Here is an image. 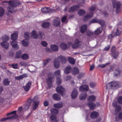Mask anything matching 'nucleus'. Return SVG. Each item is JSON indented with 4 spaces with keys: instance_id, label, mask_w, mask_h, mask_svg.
Segmentation results:
<instances>
[{
    "instance_id": "72a5a7b5",
    "label": "nucleus",
    "mask_w": 122,
    "mask_h": 122,
    "mask_svg": "<svg viewBox=\"0 0 122 122\" xmlns=\"http://www.w3.org/2000/svg\"><path fill=\"white\" fill-rule=\"evenodd\" d=\"M102 32V28L99 27L97 28L94 31L95 34L98 35L100 34Z\"/></svg>"
},
{
    "instance_id": "a19ab883",
    "label": "nucleus",
    "mask_w": 122,
    "mask_h": 122,
    "mask_svg": "<svg viewBox=\"0 0 122 122\" xmlns=\"http://www.w3.org/2000/svg\"><path fill=\"white\" fill-rule=\"evenodd\" d=\"M112 83L111 82L107 84L106 86L107 89H112L113 87L112 86Z\"/></svg>"
},
{
    "instance_id": "a18cd8bd",
    "label": "nucleus",
    "mask_w": 122,
    "mask_h": 122,
    "mask_svg": "<svg viewBox=\"0 0 122 122\" xmlns=\"http://www.w3.org/2000/svg\"><path fill=\"white\" fill-rule=\"evenodd\" d=\"M120 73L121 72L120 71L117 70H116L114 72V74L115 76H117L118 75H120Z\"/></svg>"
},
{
    "instance_id": "ddd939ff",
    "label": "nucleus",
    "mask_w": 122,
    "mask_h": 122,
    "mask_svg": "<svg viewBox=\"0 0 122 122\" xmlns=\"http://www.w3.org/2000/svg\"><path fill=\"white\" fill-rule=\"evenodd\" d=\"M79 6L78 5H74L72 7H70L69 10L68 11L69 12H72L73 11L76 10H77L79 9Z\"/></svg>"
},
{
    "instance_id": "9b49d317",
    "label": "nucleus",
    "mask_w": 122,
    "mask_h": 122,
    "mask_svg": "<svg viewBox=\"0 0 122 122\" xmlns=\"http://www.w3.org/2000/svg\"><path fill=\"white\" fill-rule=\"evenodd\" d=\"M31 85V82H29L25 86H23V87L26 91H28L30 88Z\"/></svg>"
},
{
    "instance_id": "20e7f679",
    "label": "nucleus",
    "mask_w": 122,
    "mask_h": 122,
    "mask_svg": "<svg viewBox=\"0 0 122 122\" xmlns=\"http://www.w3.org/2000/svg\"><path fill=\"white\" fill-rule=\"evenodd\" d=\"M112 2L113 6V10L117 13L120 10V2H117L116 0H112Z\"/></svg>"
},
{
    "instance_id": "3c124183",
    "label": "nucleus",
    "mask_w": 122,
    "mask_h": 122,
    "mask_svg": "<svg viewBox=\"0 0 122 122\" xmlns=\"http://www.w3.org/2000/svg\"><path fill=\"white\" fill-rule=\"evenodd\" d=\"M93 33L91 31L88 30L86 33V35L87 36H90L93 35Z\"/></svg>"
},
{
    "instance_id": "4468645a",
    "label": "nucleus",
    "mask_w": 122,
    "mask_h": 122,
    "mask_svg": "<svg viewBox=\"0 0 122 122\" xmlns=\"http://www.w3.org/2000/svg\"><path fill=\"white\" fill-rule=\"evenodd\" d=\"M89 89L88 86L87 85H84L80 87L79 91L83 92L84 91H87Z\"/></svg>"
},
{
    "instance_id": "2f4dec72",
    "label": "nucleus",
    "mask_w": 122,
    "mask_h": 122,
    "mask_svg": "<svg viewBox=\"0 0 122 122\" xmlns=\"http://www.w3.org/2000/svg\"><path fill=\"white\" fill-rule=\"evenodd\" d=\"M31 37L34 39L37 38V32L35 30H33L32 32Z\"/></svg>"
},
{
    "instance_id": "4d7b16f0",
    "label": "nucleus",
    "mask_w": 122,
    "mask_h": 122,
    "mask_svg": "<svg viewBox=\"0 0 122 122\" xmlns=\"http://www.w3.org/2000/svg\"><path fill=\"white\" fill-rule=\"evenodd\" d=\"M41 44L44 47H46L47 45V43L45 41H43L41 42Z\"/></svg>"
},
{
    "instance_id": "864d4df0",
    "label": "nucleus",
    "mask_w": 122,
    "mask_h": 122,
    "mask_svg": "<svg viewBox=\"0 0 122 122\" xmlns=\"http://www.w3.org/2000/svg\"><path fill=\"white\" fill-rule=\"evenodd\" d=\"M29 34L28 32H26L24 33V37L26 39H29Z\"/></svg>"
},
{
    "instance_id": "774afa93",
    "label": "nucleus",
    "mask_w": 122,
    "mask_h": 122,
    "mask_svg": "<svg viewBox=\"0 0 122 122\" xmlns=\"http://www.w3.org/2000/svg\"><path fill=\"white\" fill-rule=\"evenodd\" d=\"M58 46L56 45H54V51H56L58 50Z\"/></svg>"
},
{
    "instance_id": "5701e85b",
    "label": "nucleus",
    "mask_w": 122,
    "mask_h": 122,
    "mask_svg": "<svg viewBox=\"0 0 122 122\" xmlns=\"http://www.w3.org/2000/svg\"><path fill=\"white\" fill-rule=\"evenodd\" d=\"M87 96V95L86 93H82L80 94L79 96V98L81 100H83Z\"/></svg>"
},
{
    "instance_id": "9d476101",
    "label": "nucleus",
    "mask_w": 122,
    "mask_h": 122,
    "mask_svg": "<svg viewBox=\"0 0 122 122\" xmlns=\"http://www.w3.org/2000/svg\"><path fill=\"white\" fill-rule=\"evenodd\" d=\"M99 113L97 111H94L91 113L90 115V117L93 119H95L99 116Z\"/></svg>"
},
{
    "instance_id": "aec40b11",
    "label": "nucleus",
    "mask_w": 122,
    "mask_h": 122,
    "mask_svg": "<svg viewBox=\"0 0 122 122\" xmlns=\"http://www.w3.org/2000/svg\"><path fill=\"white\" fill-rule=\"evenodd\" d=\"M41 10L43 13H47L50 12L51 11V9L47 7L42 8L41 9Z\"/></svg>"
},
{
    "instance_id": "dca6fc26",
    "label": "nucleus",
    "mask_w": 122,
    "mask_h": 122,
    "mask_svg": "<svg viewBox=\"0 0 122 122\" xmlns=\"http://www.w3.org/2000/svg\"><path fill=\"white\" fill-rule=\"evenodd\" d=\"M121 31L119 30V28H118L115 30L114 32L112 31V34L114 36H118L120 35Z\"/></svg>"
},
{
    "instance_id": "7c9ffc66",
    "label": "nucleus",
    "mask_w": 122,
    "mask_h": 122,
    "mask_svg": "<svg viewBox=\"0 0 122 122\" xmlns=\"http://www.w3.org/2000/svg\"><path fill=\"white\" fill-rule=\"evenodd\" d=\"M10 81L8 79H4L3 81V85H4L8 86L9 85V83Z\"/></svg>"
},
{
    "instance_id": "8fccbe9b",
    "label": "nucleus",
    "mask_w": 122,
    "mask_h": 122,
    "mask_svg": "<svg viewBox=\"0 0 122 122\" xmlns=\"http://www.w3.org/2000/svg\"><path fill=\"white\" fill-rule=\"evenodd\" d=\"M16 112L15 111H12L10 112L7 113L6 114V116H8L12 114H14V115H15L16 114ZM16 115H18L17 114H16ZM17 116H18V115H17ZM17 118H18V117H17ZM16 118H17L16 119Z\"/></svg>"
},
{
    "instance_id": "79ce46f5",
    "label": "nucleus",
    "mask_w": 122,
    "mask_h": 122,
    "mask_svg": "<svg viewBox=\"0 0 122 122\" xmlns=\"http://www.w3.org/2000/svg\"><path fill=\"white\" fill-rule=\"evenodd\" d=\"M10 66L12 68L15 69H17L19 68L17 64H13L10 65Z\"/></svg>"
},
{
    "instance_id": "de8ad7c7",
    "label": "nucleus",
    "mask_w": 122,
    "mask_h": 122,
    "mask_svg": "<svg viewBox=\"0 0 122 122\" xmlns=\"http://www.w3.org/2000/svg\"><path fill=\"white\" fill-rule=\"evenodd\" d=\"M60 46L61 48L63 50L66 49L67 48L66 45L63 43H62L61 44Z\"/></svg>"
},
{
    "instance_id": "a211bd4d",
    "label": "nucleus",
    "mask_w": 122,
    "mask_h": 122,
    "mask_svg": "<svg viewBox=\"0 0 122 122\" xmlns=\"http://www.w3.org/2000/svg\"><path fill=\"white\" fill-rule=\"evenodd\" d=\"M1 46L6 49H8L9 46V43L6 41H3L1 44Z\"/></svg>"
},
{
    "instance_id": "c756f323",
    "label": "nucleus",
    "mask_w": 122,
    "mask_h": 122,
    "mask_svg": "<svg viewBox=\"0 0 122 122\" xmlns=\"http://www.w3.org/2000/svg\"><path fill=\"white\" fill-rule=\"evenodd\" d=\"M63 106V104L62 103H57L54 104V107L58 108H61Z\"/></svg>"
},
{
    "instance_id": "ea45409f",
    "label": "nucleus",
    "mask_w": 122,
    "mask_h": 122,
    "mask_svg": "<svg viewBox=\"0 0 122 122\" xmlns=\"http://www.w3.org/2000/svg\"><path fill=\"white\" fill-rule=\"evenodd\" d=\"M21 58L24 60H26L29 58V56L27 54H23L21 56Z\"/></svg>"
},
{
    "instance_id": "13d9d810",
    "label": "nucleus",
    "mask_w": 122,
    "mask_h": 122,
    "mask_svg": "<svg viewBox=\"0 0 122 122\" xmlns=\"http://www.w3.org/2000/svg\"><path fill=\"white\" fill-rule=\"evenodd\" d=\"M118 54V52H115V53H114L113 54V56L114 58L115 59L116 58Z\"/></svg>"
},
{
    "instance_id": "052dcab7",
    "label": "nucleus",
    "mask_w": 122,
    "mask_h": 122,
    "mask_svg": "<svg viewBox=\"0 0 122 122\" xmlns=\"http://www.w3.org/2000/svg\"><path fill=\"white\" fill-rule=\"evenodd\" d=\"M96 85V83L94 82H91L90 84V86L91 87L93 88L95 87Z\"/></svg>"
},
{
    "instance_id": "338daca9",
    "label": "nucleus",
    "mask_w": 122,
    "mask_h": 122,
    "mask_svg": "<svg viewBox=\"0 0 122 122\" xmlns=\"http://www.w3.org/2000/svg\"><path fill=\"white\" fill-rule=\"evenodd\" d=\"M95 9V7L93 6H92L91 7L89 8V11L90 12H91L93 11Z\"/></svg>"
},
{
    "instance_id": "b1692460",
    "label": "nucleus",
    "mask_w": 122,
    "mask_h": 122,
    "mask_svg": "<svg viewBox=\"0 0 122 122\" xmlns=\"http://www.w3.org/2000/svg\"><path fill=\"white\" fill-rule=\"evenodd\" d=\"M87 26L86 25H84L81 26V32L82 33H84L87 30Z\"/></svg>"
},
{
    "instance_id": "0e129e2a",
    "label": "nucleus",
    "mask_w": 122,
    "mask_h": 122,
    "mask_svg": "<svg viewBox=\"0 0 122 122\" xmlns=\"http://www.w3.org/2000/svg\"><path fill=\"white\" fill-rule=\"evenodd\" d=\"M59 112V110L56 109L54 108V114H57Z\"/></svg>"
},
{
    "instance_id": "09e8293b",
    "label": "nucleus",
    "mask_w": 122,
    "mask_h": 122,
    "mask_svg": "<svg viewBox=\"0 0 122 122\" xmlns=\"http://www.w3.org/2000/svg\"><path fill=\"white\" fill-rule=\"evenodd\" d=\"M117 100L118 103L120 104H122V97L119 96L117 98Z\"/></svg>"
},
{
    "instance_id": "bb28decb",
    "label": "nucleus",
    "mask_w": 122,
    "mask_h": 122,
    "mask_svg": "<svg viewBox=\"0 0 122 122\" xmlns=\"http://www.w3.org/2000/svg\"><path fill=\"white\" fill-rule=\"evenodd\" d=\"M60 23V20L59 18L57 17L56 19L54 21V26H57Z\"/></svg>"
},
{
    "instance_id": "e2e57ef3",
    "label": "nucleus",
    "mask_w": 122,
    "mask_h": 122,
    "mask_svg": "<svg viewBox=\"0 0 122 122\" xmlns=\"http://www.w3.org/2000/svg\"><path fill=\"white\" fill-rule=\"evenodd\" d=\"M66 20V16H64L61 18L62 21V22H65Z\"/></svg>"
},
{
    "instance_id": "423d86ee",
    "label": "nucleus",
    "mask_w": 122,
    "mask_h": 122,
    "mask_svg": "<svg viewBox=\"0 0 122 122\" xmlns=\"http://www.w3.org/2000/svg\"><path fill=\"white\" fill-rule=\"evenodd\" d=\"M117 103L116 102L114 101L112 103V105L114 107H116L115 109V112L114 114L117 115L119 112L121 110V106L119 105H117Z\"/></svg>"
},
{
    "instance_id": "473e14b6",
    "label": "nucleus",
    "mask_w": 122,
    "mask_h": 122,
    "mask_svg": "<svg viewBox=\"0 0 122 122\" xmlns=\"http://www.w3.org/2000/svg\"><path fill=\"white\" fill-rule=\"evenodd\" d=\"M68 61L69 63L72 64H74L75 62V60L71 57H69L68 58Z\"/></svg>"
},
{
    "instance_id": "7ed1b4c3",
    "label": "nucleus",
    "mask_w": 122,
    "mask_h": 122,
    "mask_svg": "<svg viewBox=\"0 0 122 122\" xmlns=\"http://www.w3.org/2000/svg\"><path fill=\"white\" fill-rule=\"evenodd\" d=\"M55 61H54V65L56 68H57L59 66L60 61L62 62V63H65L66 61V58L64 56H62L58 57L56 60L55 59Z\"/></svg>"
},
{
    "instance_id": "c03bdc74",
    "label": "nucleus",
    "mask_w": 122,
    "mask_h": 122,
    "mask_svg": "<svg viewBox=\"0 0 122 122\" xmlns=\"http://www.w3.org/2000/svg\"><path fill=\"white\" fill-rule=\"evenodd\" d=\"M9 39V37L7 35H5L2 37V40L8 41Z\"/></svg>"
},
{
    "instance_id": "1a4fd4ad",
    "label": "nucleus",
    "mask_w": 122,
    "mask_h": 122,
    "mask_svg": "<svg viewBox=\"0 0 122 122\" xmlns=\"http://www.w3.org/2000/svg\"><path fill=\"white\" fill-rule=\"evenodd\" d=\"M32 102V100L31 99H28L25 105L24 106V109L25 110L28 109Z\"/></svg>"
},
{
    "instance_id": "39448f33",
    "label": "nucleus",
    "mask_w": 122,
    "mask_h": 122,
    "mask_svg": "<svg viewBox=\"0 0 122 122\" xmlns=\"http://www.w3.org/2000/svg\"><path fill=\"white\" fill-rule=\"evenodd\" d=\"M55 75L57 77L56 83L58 85L60 84L61 83V81L60 77V71L59 70L56 71L54 73Z\"/></svg>"
},
{
    "instance_id": "c85d7f7f",
    "label": "nucleus",
    "mask_w": 122,
    "mask_h": 122,
    "mask_svg": "<svg viewBox=\"0 0 122 122\" xmlns=\"http://www.w3.org/2000/svg\"><path fill=\"white\" fill-rule=\"evenodd\" d=\"M22 43L24 47H27L28 45L29 44L28 41L27 39L23 40L22 41Z\"/></svg>"
},
{
    "instance_id": "cd10ccee",
    "label": "nucleus",
    "mask_w": 122,
    "mask_h": 122,
    "mask_svg": "<svg viewBox=\"0 0 122 122\" xmlns=\"http://www.w3.org/2000/svg\"><path fill=\"white\" fill-rule=\"evenodd\" d=\"M71 67L70 66H67L65 68L64 72L65 73L68 74L71 72Z\"/></svg>"
},
{
    "instance_id": "f03ea898",
    "label": "nucleus",
    "mask_w": 122,
    "mask_h": 122,
    "mask_svg": "<svg viewBox=\"0 0 122 122\" xmlns=\"http://www.w3.org/2000/svg\"><path fill=\"white\" fill-rule=\"evenodd\" d=\"M18 38V33L17 32H15L11 35V38L13 40L10 43V45L16 50L18 49L19 47V46L15 41Z\"/></svg>"
},
{
    "instance_id": "49530a36",
    "label": "nucleus",
    "mask_w": 122,
    "mask_h": 122,
    "mask_svg": "<svg viewBox=\"0 0 122 122\" xmlns=\"http://www.w3.org/2000/svg\"><path fill=\"white\" fill-rule=\"evenodd\" d=\"M111 83H112V86L113 88L115 87L118 86V84L117 82H111Z\"/></svg>"
},
{
    "instance_id": "37998d69",
    "label": "nucleus",
    "mask_w": 122,
    "mask_h": 122,
    "mask_svg": "<svg viewBox=\"0 0 122 122\" xmlns=\"http://www.w3.org/2000/svg\"><path fill=\"white\" fill-rule=\"evenodd\" d=\"M5 13V10L2 8L0 7V16L3 15Z\"/></svg>"
},
{
    "instance_id": "0eeeda50",
    "label": "nucleus",
    "mask_w": 122,
    "mask_h": 122,
    "mask_svg": "<svg viewBox=\"0 0 122 122\" xmlns=\"http://www.w3.org/2000/svg\"><path fill=\"white\" fill-rule=\"evenodd\" d=\"M18 117L17 115L15 114L14 115H13L11 116L7 117L6 118H3L0 119V121L1 122H3L6 121L7 120H11L13 119H16Z\"/></svg>"
},
{
    "instance_id": "412c9836",
    "label": "nucleus",
    "mask_w": 122,
    "mask_h": 122,
    "mask_svg": "<svg viewBox=\"0 0 122 122\" xmlns=\"http://www.w3.org/2000/svg\"><path fill=\"white\" fill-rule=\"evenodd\" d=\"M87 105L91 109L93 110L95 108L96 105L93 102H88L87 103Z\"/></svg>"
},
{
    "instance_id": "bf43d9fd",
    "label": "nucleus",
    "mask_w": 122,
    "mask_h": 122,
    "mask_svg": "<svg viewBox=\"0 0 122 122\" xmlns=\"http://www.w3.org/2000/svg\"><path fill=\"white\" fill-rule=\"evenodd\" d=\"M85 75V73H80L79 75L77 76V77L78 78H81L83 77V76Z\"/></svg>"
},
{
    "instance_id": "680f3d73",
    "label": "nucleus",
    "mask_w": 122,
    "mask_h": 122,
    "mask_svg": "<svg viewBox=\"0 0 122 122\" xmlns=\"http://www.w3.org/2000/svg\"><path fill=\"white\" fill-rule=\"evenodd\" d=\"M109 64V63H106L105 64H99V66L101 68H104L105 67L106 65Z\"/></svg>"
},
{
    "instance_id": "f704fd0d",
    "label": "nucleus",
    "mask_w": 122,
    "mask_h": 122,
    "mask_svg": "<svg viewBox=\"0 0 122 122\" xmlns=\"http://www.w3.org/2000/svg\"><path fill=\"white\" fill-rule=\"evenodd\" d=\"M85 11L82 9L80 10L77 13L80 16H81L85 14Z\"/></svg>"
},
{
    "instance_id": "4c0bfd02",
    "label": "nucleus",
    "mask_w": 122,
    "mask_h": 122,
    "mask_svg": "<svg viewBox=\"0 0 122 122\" xmlns=\"http://www.w3.org/2000/svg\"><path fill=\"white\" fill-rule=\"evenodd\" d=\"M22 53V52L20 50L17 51L16 54V56L18 58H19L21 57V55Z\"/></svg>"
},
{
    "instance_id": "4be33fe9",
    "label": "nucleus",
    "mask_w": 122,
    "mask_h": 122,
    "mask_svg": "<svg viewBox=\"0 0 122 122\" xmlns=\"http://www.w3.org/2000/svg\"><path fill=\"white\" fill-rule=\"evenodd\" d=\"M27 76V74H25L20 75L18 76H16L15 77V80H19L22 79L23 78L26 77Z\"/></svg>"
},
{
    "instance_id": "5fc2aeb1",
    "label": "nucleus",
    "mask_w": 122,
    "mask_h": 122,
    "mask_svg": "<svg viewBox=\"0 0 122 122\" xmlns=\"http://www.w3.org/2000/svg\"><path fill=\"white\" fill-rule=\"evenodd\" d=\"M98 20L96 18H95L92 19L90 23H98Z\"/></svg>"
},
{
    "instance_id": "393cba45",
    "label": "nucleus",
    "mask_w": 122,
    "mask_h": 122,
    "mask_svg": "<svg viewBox=\"0 0 122 122\" xmlns=\"http://www.w3.org/2000/svg\"><path fill=\"white\" fill-rule=\"evenodd\" d=\"M93 15V14L92 13H90V15L88 14H87V15L85 16L83 18V20L84 21H86L88 19L92 18Z\"/></svg>"
},
{
    "instance_id": "2eb2a0df",
    "label": "nucleus",
    "mask_w": 122,
    "mask_h": 122,
    "mask_svg": "<svg viewBox=\"0 0 122 122\" xmlns=\"http://www.w3.org/2000/svg\"><path fill=\"white\" fill-rule=\"evenodd\" d=\"M78 92L77 90L74 89L72 91L71 94V96L72 99L75 98L78 95Z\"/></svg>"
},
{
    "instance_id": "f257e3e1",
    "label": "nucleus",
    "mask_w": 122,
    "mask_h": 122,
    "mask_svg": "<svg viewBox=\"0 0 122 122\" xmlns=\"http://www.w3.org/2000/svg\"><path fill=\"white\" fill-rule=\"evenodd\" d=\"M4 2L9 3V6L8 7L7 10L9 12L11 13L16 11V10L14 9V8L19 6L20 4V1L15 0L12 1H5L3 2V3Z\"/></svg>"
},
{
    "instance_id": "e433bc0d",
    "label": "nucleus",
    "mask_w": 122,
    "mask_h": 122,
    "mask_svg": "<svg viewBox=\"0 0 122 122\" xmlns=\"http://www.w3.org/2000/svg\"><path fill=\"white\" fill-rule=\"evenodd\" d=\"M50 24L49 22H45L42 24V26L43 28H47L50 25Z\"/></svg>"
},
{
    "instance_id": "a878e982",
    "label": "nucleus",
    "mask_w": 122,
    "mask_h": 122,
    "mask_svg": "<svg viewBox=\"0 0 122 122\" xmlns=\"http://www.w3.org/2000/svg\"><path fill=\"white\" fill-rule=\"evenodd\" d=\"M47 82L48 84V86L50 88H51L52 86V83L51 78H48L47 79Z\"/></svg>"
},
{
    "instance_id": "6e6552de",
    "label": "nucleus",
    "mask_w": 122,
    "mask_h": 122,
    "mask_svg": "<svg viewBox=\"0 0 122 122\" xmlns=\"http://www.w3.org/2000/svg\"><path fill=\"white\" fill-rule=\"evenodd\" d=\"M82 43L79 41L78 39H76L74 44L72 45V47L73 48H76L80 46V45L82 44Z\"/></svg>"
},
{
    "instance_id": "6e6d98bb",
    "label": "nucleus",
    "mask_w": 122,
    "mask_h": 122,
    "mask_svg": "<svg viewBox=\"0 0 122 122\" xmlns=\"http://www.w3.org/2000/svg\"><path fill=\"white\" fill-rule=\"evenodd\" d=\"M50 60V59H47L46 60H44L43 61V63L44 66H46L48 64L49 61Z\"/></svg>"
},
{
    "instance_id": "58836bf2",
    "label": "nucleus",
    "mask_w": 122,
    "mask_h": 122,
    "mask_svg": "<svg viewBox=\"0 0 122 122\" xmlns=\"http://www.w3.org/2000/svg\"><path fill=\"white\" fill-rule=\"evenodd\" d=\"M61 99V97L58 95L57 94H54V99L58 101L60 100Z\"/></svg>"
},
{
    "instance_id": "c9c22d12",
    "label": "nucleus",
    "mask_w": 122,
    "mask_h": 122,
    "mask_svg": "<svg viewBox=\"0 0 122 122\" xmlns=\"http://www.w3.org/2000/svg\"><path fill=\"white\" fill-rule=\"evenodd\" d=\"M79 70L77 68H74L73 70L72 73L73 74H76L78 73L79 72Z\"/></svg>"
},
{
    "instance_id": "f8f14e48",
    "label": "nucleus",
    "mask_w": 122,
    "mask_h": 122,
    "mask_svg": "<svg viewBox=\"0 0 122 122\" xmlns=\"http://www.w3.org/2000/svg\"><path fill=\"white\" fill-rule=\"evenodd\" d=\"M64 90V89L61 86H58L56 88L57 92L62 95Z\"/></svg>"
},
{
    "instance_id": "6ab92c4d",
    "label": "nucleus",
    "mask_w": 122,
    "mask_h": 122,
    "mask_svg": "<svg viewBox=\"0 0 122 122\" xmlns=\"http://www.w3.org/2000/svg\"><path fill=\"white\" fill-rule=\"evenodd\" d=\"M39 104L38 102H33L32 104V110L33 111L35 110L38 107Z\"/></svg>"
},
{
    "instance_id": "f3484780",
    "label": "nucleus",
    "mask_w": 122,
    "mask_h": 122,
    "mask_svg": "<svg viewBox=\"0 0 122 122\" xmlns=\"http://www.w3.org/2000/svg\"><path fill=\"white\" fill-rule=\"evenodd\" d=\"M96 99V97L93 95H91L89 96L87 100L89 102H93Z\"/></svg>"
},
{
    "instance_id": "69168bd1",
    "label": "nucleus",
    "mask_w": 122,
    "mask_h": 122,
    "mask_svg": "<svg viewBox=\"0 0 122 122\" xmlns=\"http://www.w3.org/2000/svg\"><path fill=\"white\" fill-rule=\"evenodd\" d=\"M53 109H52L51 110V113H52V115H51L50 117L51 119L52 120H53Z\"/></svg>"
},
{
    "instance_id": "603ef678",
    "label": "nucleus",
    "mask_w": 122,
    "mask_h": 122,
    "mask_svg": "<svg viewBox=\"0 0 122 122\" xmlns=\"http://www.w3.org/2000/svg\"><path fill=\"white\" fill-rule=\"evenodd\" d=\"M100 24L102 26L105 24V22L104 21L102 20H98V23Z\"/></svg>"
}]
</instances>
